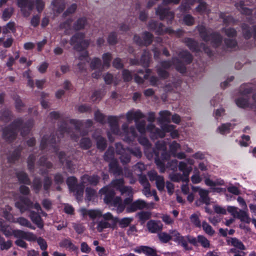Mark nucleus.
I'll return each mask as SVG.
<instances>
[{"mask_svg":"<svg viewBox=\"0 0 256 256\" xmlns=\"http://www.w3.org/2000/svg\"><path fill=\"white\" fill-rule=\"evenodd\" d=\"M180 58L184 61V63L180 62L177 58H172V61H162L156 67V71L158 75L162 78H166L169 74L166 71L174 64L176 69L180 72L183 73L186 71L184 64L190 63L192 60L191 54L187 51H182L179 54Z\"/></svg>","mask_w":256,"mask_h":256,"instance_id":"f257e3e1","label":"nucleus"},{"mask_svg":"<svg viewBox=\"0 0 256 256\" xmlns=\"http://www.w3.org/2000/svg\"><path fill=\"white\" fill-rule=\"evenodd\" d=\"M110 130L116 135L122 136L126 142L133 141L137 136L136 128L134 126L128 127V124H124L122 126V131L119 129L118 119L116 116H110L108 118Z\"/></svg>","mask_w":256,"mask_h":256,"instance_id":"f03ea898","label":"nucleus"},{"mask_svg":"<svg viewBox=\"0 0 256 256\" xmlns=\"http://www.w3.org/2000/svg\"><path fill=\"white\" fill-rule=\"evenodd\" d=\"M32 122L28 124L23 125L20 119L16 120L10 126L6 128L3 130L2 136L4 138L9 142H12L15 139L18 129L21 128V134L22 136L26 135L30 130V128L32 126Z\"/></svg>","mask_w":256,"mask_h":256,"instance_id":"7ed1b4c3","label":"nucleus"},{"mask_svg":"<svg viewBox=\"0 0 256 256\" xmlns=\"http://www.w3.org/2000/svg\"><path fill=\"white\" fill-rule=\"evenodd\" d=\"M100 193L105 195L104 198V202L116 208V212L118 213H120L124 210L126 204L122 202L120 197L116 196L114 198L115 192L113 190H111L109 186H106L102 188L100 190Z\"/></svg>","mask_w":256,"mask_h":256,"instance_id":"20e7f679","label":"nucleus"},{"mask_svg":"<svg viewBox=\"0 0 256 256\" xmlns=\"http://www.w3.org/2000/svg\"><path fill=\"white\" fill-rule=\"evenodd\" d=\"M200 36L206 42H210L214 46L217 47L222 42V37L218 32H214L210 28H207L203 24H199L196 27Z\"/></svg>","mask_w":256,"mask_h":256,"instance_id":"39448f33","label":"nucleus"},{"mask_svg":"<svg viewBox=\"0 0 256 256\" xmlns=\"http://www.w3.org/2000/svg\"><path fill=\"white\" fill-rule=\"evenodd\" d=\"M116 152L120 155V158L121 162L127 164L130 161V156L128 152H130L136 157L140 158L142 156V152L138 148H128L125 149L123 148L122 144L120 143L116 144Z\"/></svg>","mask_w":256,"mask_h":256,"instance_id":"423d86ee","label":"nucleus"},{"mask_svg":"<svg viewBox=\"0 0 256 256\" xmlns=\"http://www.w3.org/2000/svg\"><path fill=\"white\" fill-rule=\"evenodd\" d=\"M84 38V33L77 32L72 37L70 43L74 49L80 51L86 48L90 44L89 41Z\"/></svg>","mask_w":256,"mask_h":256,"instance_id":"0eeeda50","label":"nucleus"},{"mask_svg":"<svg viewBox=\"0 0 256 256\" xmlns=\"http://www.w3.org/2000/svg\"><path fill=\"white\" fill-rule=\"evenodd\" d=\"M100 178V177L96 175H84L82 177L81 182L76 186L77 193L80 196V199L82 198L85 184H89L96 186L99 182Z\"/></svg>","mask_w":256,"mask_h":256,"instance_id":"6e6552de","label":"nucleus"},{"mask_svg":"<svg viewBox=\"0 0 256 256\" xmlns=\"http://www.w3.org/2000/svg\"><path fill=\"white\" fill-rule=\"evenodd\" d=\"M15 206L20 210L22 214L33 207L38 212L42 210L39 204L36 203L33 206L32 202L28 198H20V201L16 202Z\"/></svg>","mask_w":256,"mask_h":256,"instance_id":"1a4fd4ad","label":"nucleus"},{"mask_svg":"<svg viewBox=\"0 0 256 256\" xmlns=\"http://www.w3.org/2000/svg\"><path fill=\"white\" fill-rule=\"evenodd\" d=\"M174 129V126L171 124H164L162 126V130H160L155 127V126L150 124L146 127V130L155 134L156 136L164 138L165 136V133L171 132Z\"/></svg>","mask_w":256,"mask_h":256,"instance_id":"9d476101","label":"nucleus"},{"mask_svg":"<svg viewBox=\"0 0 256 256\" xmlns=\"http://www.w3.org/2000/svg\"><path fill=\"white\" fill-rule=\"evenodd\" d=\"M17 4L20 8V12L24 17L28 18L30 16L34 9L32 0H17Z\"/></svg>","mask_w":256,"mask_h":256,"instance_id":"9b49d317","label":"nucleus"},{"mask_svg":"<svg viewBox=\"0 0 256 256\" xmlns=\"http://www.w3.org/2000/svg\"><path fill=\"white\" fill-rule=\"evenodd\" d=\"M242 96L236 100L237 106L240 108H246L249 106V98L246 94L251 92L252 88L249 86H242L240 87Z\"/></svg>","mask_w":256,"mask_h":256,"instance_id":"f8f14e48","label":"nucleus"},{"mask_svg":"<svg viewBox=\"0 0 256 256\" xmlns=\"http://www.w3.org/2000/svg\"><path fill=\"white\" fill-rule=\"evenodd\" d=\"M156 14L158 16L161 20L166 19L168 24H170L174 20V14L168 8H166L160 5L156 10Z\"/></svg>","mask_w":256,"mask_h":256,"instance_id":"ddd939ff","label":"nucleus"},{"mask_svg":"<svg viewBox=\"0 0 256 256\" xmlns=\"http://www.w3.org/2000/svg\"><path fill=\"white\" fill-rule=\"evenodd\" d=\"M154 204L150 202L147 204L144 200H138L126 208V210L127 212H134L138 210H142L144 208H154Z\"/></svg>","mask_w":256,"mask_h":256,"instance_id":"4468645a","label":"nucleus"},{"mask_svg":"<svg viewBox=\"0 0 256 256\" xmlns=\"http://www.w3.org/2000/svg\"><path fill=\"white\" fill-rule=\"evenodd\" d=\"M70 123L72 124L74 126L76 130V134L71 133L67 128H60L58 130V132L60 134H64L65 133H67L70 134V138L74 140L75 141H77L78 139V136L77 134L80 133V128L82 126V122L80 121L72 120H70Z\"/></svg>","mask_w":256,"mask_h":256,"instance_id":"2eb2a0df","label":"nucleus"},{"mask_svg":"<svg viewBox=\"0 0 256 256\" xmlns=\"http://www.w3.org/2000/svg\"><path fill=\"white\" fill-rule=\"evenodd\" d=\"M110 170L115 175L120 176L124 174L126 177H130L132 176V173L128 171V173H124L122 168L118 166L116 160H114L110 162L109 164Z\"/></svg>","mask_w":256,"mask_h":256,"instance_id":"dca6fc26","label":"nucleus"},{"mask_svg":"<svg viewBox=\"0 0 256 256\" xmlns=\"http://www.w3.org/2000/svg\"><path fill=\"white\" fill-rule=\"evenodd\" d=\"M14 236L16 238H22L30 242H34L37 238L36 236L32 232L18 230H14Z\"/></svg>","mask_w":256,"mask_h":256,"instance_id":"f3484780","label":"nucleus"},{"mask_svg":"<svg viewBox=\"0 0 256 256\" xmlns=\"http://www.w3.org/2000/svg\"><path fill=\"white\" fill-rule=\"evenodd\" d=\"M155 32L157 34L163 35L165 34H175L178 36L182 34V30H178V31L175 32L172 30L170 28H164V26L162 23H158L156 29L155 30Z\"/></svg>","mask_w":256,"mask_h":256,"instance_id":"a211bd4d","label":"nucleus"},{"mask_svg":"<svg viewBox=\"0 0 256 256\" xmlns=\"http://www.w3.org/2000/svg\"><path fill=\"white\" fill-rule=\"evenodd\" d=\"M184 42L186 44V46L193 51H200L202 49L206 52L208 53V54H210V52H209V50L208 48H205L204 46H200L198 43L192 40V38H186L184 40Z\"/></svg>","mask_w":256,"mask_h":256,"instance_id":"6ab92c4d","label":"nucleus"},{"mask_svg":"<svg viewBox=\"0 0 256 256\" xmlns=\"http://www.w3.org/2000/svg\"><path fill=\"white\" fill-rule=\"evenodd\" d=\"M120 192L122 196H127L124 200L125 204H128L132 202L134 192L131 186H126Z\"/></svg>","mask_w":256,"mask_h":256,"instance_id":"aec40b11","label":"nucleus"},{"mask_svg":"<svg viewBox=\"0 0 256 256\" xmlns=\"http://www.w3.org/2000/svg\"><path fill=\"white\" fill-rule=\"evenodd\" d=\"M146 226L149 232L152 233H156L162 229V222L160 221L154 220L148 221L146 224Z\"/></svg>","mask_w":256,"mask_h":256,"instance_id":"412c9836","label":"nucleus"},{"mask_svg":"<svg viewBox=\"0 0 256 256\" xmlns=\"http://www.w3.org/2000/svg\"><path fill=\"white\" fill-rule=\"evenodd\" d=\"M80 212L83 216H88L92 219L100 218L102 216V212L98 210H88L84 208L80 210Z\"/></svg>","mask_w":256,"mask_h":256,"instance_id":"4be33fe9","label":"nucleus"},{"mask_svg":"<svg viewBox=\"0 0 256 256\" xmlns=\"http://www.w3.org/2000/svg\"><path fill=\"white\" fill-rule=\"evenodd\" d=\"M144 117V115L139 110H130L126 114V120L128 123H130L132 120H134L135 122H137L138 120Z\"/></svg>","mask_w":256,"mask_h":256,"instance_id":"5701e85b","label":"nucleus"},{"mask_svg":"<svg viewBox=\"0 0 256 256\" xmlns=\"http://www.w3.org/2000/svg\"><path fill=\"white\" fill-rule=\"evenodd\" d=\"M92 137L96 141L98 148L103 150L106 147V140L101 136L100 131L96 130L94 132Z\"/></svg>","mask_w":256,"mask_h":256,"instance_id":"b1692460","label":"nucleus"},{"mask_svg":"<svg viewBox=\"0 0 256 256\" xmlns=\"http://www.w3.org/2000/svg\"><path fill=\"white\" fill-rule=\"evenodd\" d=\"M76 182L77 180L76 178L74 176L69 177L66 180V184L68 186L70 190L74 192V194L76 199L78 200H80L82 199H80V196L79 194L78 195L76 190L77 186H78L80 184H76Z\"/></svg>","mask_w":256,"mask_h":256,"instance_id":"393cba45","label":"nucleus"},{"mask_svg":"<svg viewBox=\"0 0 256 256\" xmlns=\"http://www.w3.org/2000/svg\"><path fill=\"white\" fill-rule=\"evenodd\" d=\"M29 216L32 221L35 224L38 228H43L44 224L38 213L33 210H30Z\"/></svg>","mask_w":256,"mask_h":256,"instance_id":"a878e982","label":"nucleus"},{"mask_svg":"<svg viewBox=\"0 0 256 256\" xmlns=\"http://www.w3.org/2000/svg\"><path fill=\"white\" fill-rule=\"evenodd\" d=\"M124 182L123 178H118V179H114L112 180L110 186H108L109 188H115L116 190H118L120 192L126 186L124 185Z\"/></svg>","mask_w":256,"mask_h":256,"instance_id":"bb28decb","label":"nucleus"},{"mask_svg":"<svg viewBox=\"0 0 256 256\" xmlns=\"http://www.w3.org/2000/svg\"><path fill=\"white\" fill-rule=\"evenodd\" d=\"M56 138H54V137H52L51 136L50 138H48L47 136H44L42 138L40 144V148L41 149H44L46 146H48V144H50L51 146L53 148L54 150L56 152V148L54 146H53V144L56 143Z\"/></svg>","mask_w":256,"mask_h":256,"instance_id":"cd10ccee","label":"nucleus"},{"mask_svg":"<svg viewBox=\"0 0 256 256\" xmlns=\"http://www.w3.org/2000/svg\"><path fill=\"white\" fill-rule=\"evenodd\" d=\"M195 2V0H183L178 9L182 12L189 10L191 6L194 4Z\"/></svg>","mask_w":256,"mask_h":256,"instance_id":"c85d7f7f","label":"nucleus"},{"mask_svg":"<svg viewBox=\"0 0 256 256\" xmlns=\"http://www.w3.org/2000/svg\"><path fill=\"white\" fill-rule=\"evenodd\" d=\"M235 6L242 14L250 15L252 12V10L245 6V4L243 1L240 0L239 2L236 3Z\"/></svg>","mask_w":256,"mask_h":256,"instance_id":"c756f323","label":"nucleus"},{"mask_svg":"<svg viewBox=\"0 0 256 256\" xmlns=\"http://www.w3.org/2000/svg\"><path fill=\"white\" fill-rule=\"evenodd\" d=\"M12 222L18 223L22 226H26L32 230L35 229V227L32 225L30 222L26 218L23 217H20L16 218V220L14 219Z\"/></svg>","mask_w":256,"mask_h":256,"instance_id":"7c9ffc66","label":"nucleus"},{"mask_svg":"<svg viewBox=\"0 0 256 256\" xmlns=\"http://www.w3.org/2000/svg\"><path fill=\"white\" fill-rule=\"evenodd\" d=\"M227 242L229 245L233 246L238 249L240 250H244L246 249L245 246L242 242L236 238H230Z\"/></svg>","mask_w":256,"mask_h":256,"instance_id":"2f4dec72","label":"nucleus"},{"mask_svg":"<svg viewBox=\"0 0 256 256\" xmlns=\"http://www.w3.org/2000/svg\"><path fill=\"white\" fill-rule=\"evenodd\" d=\"M170 180L174 182H179L182 181L188 183L189 181L188 178L184 176V174H172L170 175Z\"/></svg>","mask_w":256,"mask_h":256,"instance_id":"473e14b6","label":"nucleus"},{"mask_svg":"<svg viewBox=\"0 0 256 256\" xmlns=\"http://www.w3.org/2000/svg\"><path fill=\"white\" fill-rule=\"evenodd\" d=\"M60 246L68 248L71 250H76L78 248L74 245L70 239H64L60 243Z\"/></svg>","mask_w":256,"mask_h":256,"instance_id":"72a5a7b5","label":"nucleus"},{"mask_svg":"<svg viewBox=\"0 0 256 256\" xmlns=\"http://www.w3.org/2000/svg\"><path fill=\"white\" fill-rule=\"evenodd\" d=\"M0 230L6 237H9L12 235L14 236V230H12L11 228L6 224H3L0 222Z\"/></svg>","mask_w":256,"mask_h":256,"instance_id":"f704fd0d","label":"nucleus"},{"mask_svg":"<svg viewBox=\"0 0 256 256\" xmlns=\"http://www.w3.org/2000/svg\"><path fill=\"white\" fill-rule=\"evenodd\" d=\"M236 218L240 219L242 222L249 224L250 222V218L248 216L247 210H239L238 214Z\"/></svg>","mask_w":256,"mask_h":256,"instance_id":"c9c22d12","label":"nucleus"},{"mask_svg":"<svg viewBox=\"0 0 256 256\" xmlns=\"http://www.w3.org/2000/svg\"><path fill=\"white\" fill-rule=\"evenodd\" d=\"M134 218L132 217L124 218L120 220L116 219V222L118 224L119 226L122 228L128 227L133 221Z\"/></svg>","mask_w":256,"mask_h":256,"instance_id":"e433bc0d","label":"nucleus"},{"mask_svg":"<svg viewBox=\"0 0 256 256\" xmlns=\"http://www.w3.org/2000/svg\"><path fill=\"white\" fill-rule=\"evenodd\" d=\"M242 33L244 37L246 39H248L250 38L252 34L253 33L254 38H256V28H254L253 31L251 32L246 24H244L242 26Z\"/></svg>","mask_w":256,"mask_h":256,"instance_id":"4c0bfd02","label":"nucleus"},{"mask_svg":"<svg viewBox=\"0 0 256 256\" xmlns=\"http://www.w3.org/2000/svg\"><path fill=\"white\" fill-rule=\"evenodd\" d=\"M87 24V20L86 18H78L74 24L73 28L75 30H80L84 28Z\"/></svg>","mask_w":256,"mask_h":256,"instance_id":"58836bf2","label":"nucleus"},{"mask_svg":"<svg viewBox=\"0 0 256 256\" xmlns=\"http://www.w3.org/2000/svg\"><path fill=\"white\" fill-rule=\"evenodd\" d=\"M54 10L58 13L61 12L64 8L65 4L64 0H54L52 2Z\"/></svg>","mask_w":256,"mask_h":256,"instance_id":"ea45409f","label":"nucleus"},{"mask_svg":"<svg viewBox=\"0 0 256 256\" xmlns=\"http://www.w3.org/2000/svg\"><path fill=\"white\" fill-rule=\"evenodd\" d=\"M178 169L182 172L184 176L188 178L189 174L192 170V167H188L186 164L183 162H180L178 164Z\"/></svg>","mask_w":256,"mask_h":256,"instance_id":"a19ab883","label":"nucleus"},{"mask_svg":"<svg viewBox=\"0 0 256 256\" xmlns=\"http://www.w3.org/2000/svg\"><path fill=\"white\" fill-rule=\"evenodd\" d=\"M92 146V142L88 138L83 137L80 140V146L84 150L90 148Z\"/></svg>","mask_w":256,"mask_h":256,"instance_id":"79ce46f5","label":"nucleus"},{"mask_svg":"<svg viewBox=\"0 0 256 256\" xmlns=\"http://www.w3.org/2000/svg\"><path fill=\"white\" fill-rule=\"evenodd\" d=\"M198 193L200 196V200L206 204H208L210 202V198L208 196V191L205 190L200 189Z\"/></svg>","mask_w":256,"mask_h":256,"instance_id":"37998d69","label":"nucleus"},{"mask_svg":"<svg viewBox=\"0 0 256 256\" xmlns=\"http://www.w3.org/2000/svg\"><path fill=\"white\" fill-rule=\"evenodd\" d=\"M196 10L200 14H208L210 12V10L205 2H200L199 5L196 8Z\"/></svg>","mask_w":256,"mask_h":256,"instance_id":"c03bdc74","label":"nucleus"},{"mask_svg":"<svg viewBox=\"0 0 256 256\" xmlns=\"http://www.w3.org/2000/svg\"><path fill=\"white\" fill-rule=\"evenodd\" d=\"M102 58L103 60L102 67L104 68H108L110 66V62L112 58V54L109 52L105 53L103 54Z\"/></svg>","mask_w":256,"mask_h":256,"instance_id":"a18cd8bd","label":"nucleus"},{"mask_svg":"<svg viewBox=\"0 0 256 256\" xmlns=\"http://www.w3.org/2000/svg\"><path fill=\"white\" fill-rule=\"evenodd\" d=\"M102 62L100 58H94L90 64V67L91 68L94 69H98L102 70L104 69L102 67Z\"/></svg>","mask_w":256,"mask_h":256,"instance_id":"49530a36","label":"nucleus"},{"mask_svg":"<svg viewBox=\"0 0 256 256\" xmlns=\"http://www.w3.org/2000/svg\"><path fill=\"white\" fill-rule=\"evenodd\" d=\"M232 128V125L230 123L224 124L218 128V130L221 134H225L230 132V130Z\"/></svg>","mask_w":256,"mask_h":256,"instance_id":"de8ad7c7","label":"nucleus"},{"mask_svg":"<svg viewBox=\"0 0 256 256\" xmlns=\"http://www.w3.org/2000/svg\"><path fill=\"white\" fill-rule=\"evenodd\" d=\"M202 227L204 231L208 235L210 236H213L214 233V230L212 227L208 224L206 222L204 221L202 222Z\"/></svg>","mask_w":256,"mask_h":256,"instance_id":"09e8293b","label":"nucleus"},{"mask_svg":"<svg viewBox=\"0 0 256 256\" xmlns=\"http://www.w3.org/2000/svg\"><path fill=\"white\" fill-rule=\"evenodd\" d=\"M16 176L18 180L20 182L28 184H30V180H29L28 176L25 172H18L16 174Z\"/></svg>","mask_w":256,"mask_h":256,"instance_id":"8fccbe9b","label":"nucleus"},{"mask_svg":"<svg viewBox=\"0 0 256 256\" xmlns=\"http://www.w3.org/2000/svg\"><path fill=\"white\" fill-rule=\"evenodd\" d=\"M137 216L140 220L144 223L151 218L152 214L149 212L142 211L138 212Z\"/></svg>","mask_w":256,"mask_h":256,"instance_id":"3c124183","label":"nucleus"},{"mask_svg":"<svg viewBox=\"0 0 256 256\" xmlns=\"http://www.w3.org/2000/svg\"><path fill=\"white\" fill-rule=\"evenodd\" d=\"M143 36V42L144 46H148L150 45L152 41L153 38V36L152 34L146 32H144L142 34Z\"/></svg>","mask_w":256,"mask_h":256,"instance_id":"603ef678","label":"nucleus"},{"mask_svg":"<svg viewBox=\"0 0 256 256\" xmlns=\"http://www.w3.org/2000/svg\"><path fill=\"white\" fill-rule=\"evenodd\" d=\"M160 240L162 243H167L170 240V233L166 232H160L158 234Z\"/></svg>","mask_w":256,"mask_h":256,"instance_id":"864d4df0","label":"nucleus"},{"mask_svg":"<svg viewBox=\"0 0 256 256\" xmlns=\"http://www.w3.org/2000/svg\"><path fill=\"white\" fill-rule=\"evenodd\" d=\"M159 114L160 116V120L162 122H170V112L167 110L161 111L160 112Z\"/></svg>","mask_w":256,"mask_h":256,"instance_id":"5fc2aeb1","label":"nucleus"},{"mask_svg":"<svg viewBox=\"0 0 256 256\" xmlns=\"http://www.w3.org/2000/svg\"><path fill=\"white\" fill-rule=\"evenodd\" d=\"M178 244L182 246L186 250H189L191 248L189 247L188 244L186 236H181L176 242Z\"/></svg>","mask_w":256,"mask_h":256,"instance_id":"6e6d98bb","label":"nucleus"},{"mask_svg":"<svg viewBox=\"0 0 256 256\" xmlns=\"http://www.w3.org/2000/svg\"><path fill=\"white\" fill-rule=\"evenodd\" d=\"M114 152L112 149L108 148L104 156V159L108 162H112L114 160H116L114 158Z\"/></svg>","mask_w":256,"mask_h":256,"instance_id":"4d7b16f0","label":"nucleus"},{"mask_svg":"<svg viewBox=\"0 0 256 256\" xmlns=\"http://www.w3.org/2000/svg\"><path fill=\"white\" fill-rule=\"evenodd\" d=\"M204 182L207 186H222L224 184V182L223 180H218L214 182L210 180V178H206L204 180Z\"/></svg>","mask_w":256,"mask_h":256,"instance_id":"13d9d810","label":"nucleus"},{"mask_svg":"<svg viewBox=\"0 0 256 256\" xmlns=\"http://www.w3.org/2000/svg\"><path fill=\"white\" fill-rule=\"evenodd\" d=\"M14 12V8H6L2 15V18L4 20H6L10 18Z\"/></svg>","mask_w":256,"mask_h":256,"instance_id":"bf43d9fd","label":"nucleus"},{"mask_svg":"<svg viewBox=\"0 0 256 256\" xmlns=\"http://www.w3.org/2000/svg\"><path fill=\"white\" fill-rule=\"evenodd\" d=\"M180 145L176 142V141H174L170 146V152L173 156L175 154L176 152L180 149Z\"/></svg>","mask_w":256,"mask_h":256,"instance_id":"052dcab7","label":"nucleus"},{"mask_svg":"<svg viewBox=\"0 0 256 256\" xmlns=\"http://www.w3.org/2000/svg\"><path fill=\"white\" fill-rule=\"evenodd\" d=\"M169 233L170 240H172L175 242H176L182 236L180 232L176 230H170Z\"/></svg>","mask_w":256,"mask_h":256,"instance_id":"680f3d73","label":"nucleus"},{"mask_svg":"<svg viewBox=\"0 0 256 256\" xmlns=\"http://www.w3.org/2000/svg\"><path fill=\"white\" fill-rule=\"evenodd\" d=\"M198 242L201 244L204 248H208L210 246V242L204 236L199 235L198 236Z\"/></svg>","mask_w":256,"mask_h":256,"instance_id":"e2e57ef3","label":"nucleus"},{"mask_svg":"<svg viewBox=\"0 0 256 256\" xmlns=\"http://www.w3.org/2000/svg\"><path fill=\"white\" fill-rule=\"evenodd\" d=\"M156 184L158 189L162 191L164 188V181L163 176H159L156 180Z\"/></svg>","mask_w":256,"mask_h":256,"instance_id":"0e129e2a","label":"nucleus"},{"mask_svg":"<svg viewBox=\"0 0 256 256\" xmlns=\"http://www.w3.org/2000/svg\"><path fill=\"white\" fill-rule=\"evenodd\" d=\"M95 120L101 124H104L106 122V117L101 113L99 110H97L94 113Z\"/></svg>","mask_w":256,"mask_h":256,"instance_id":"69168bd1","label":"nucleus"},{"mask_svg":"<svg viewBox=\"0 0 256 256\" xmlns=\"http://www.w3.org/2000/svg\"><path fill=\"white\" fill-rule=\"evenodd\" d=\"M220 17L223 20V22L226 25L232 24L234 22V18L230 16H226L225 14L221 13Z\"/></svg>","mask_w":256,"mask_h":256,"instance_id":"338daca9","label":"nucleus"},{"mask_svg":"<svg viewBox=\"0 0 256 256\" xmlns=\"http://www.w3.org/2000/svg\"><path fill=\"white\" fill-rule=\"evenodd\" d=\"M144 253L148 256H156V250L147 246H144Z\"/></svg>","mask_w":256,"mask_h":256,"instance_id":"774afa93","label":"nucleus"}]
</instances>
